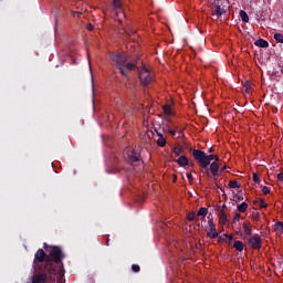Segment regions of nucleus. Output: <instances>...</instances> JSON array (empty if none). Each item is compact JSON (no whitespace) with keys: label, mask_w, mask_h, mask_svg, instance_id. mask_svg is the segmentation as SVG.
Returning a JSON list of instances; mask_svg holds the SVG:
<instances>
[{"label":"nucleus","mask_w":283,"mask_h":283,"mask_svg":"<svg viewBox=\"0 0 283 283\" xmlns=\"http://www.w3.org/2000/svg\"><path fill=\"white\" fill-rule=\"evenodd\" d=\"M44 249L50 255L45 260V271L49 272V275H56L59 271L61 272L64 269L63 258H65V254H63V250L56 245H48V243H44Z\"/></svg>","instance_id":"nucleus-1"},{"label":"nucleus","mask_w":283,"mask_h":283,"mask_svg":"<svg viewBox=\"0 0 283 283\" xmlns=\"http://www.w3.org/2000/svg\"><path fill=\"white\" fill-rule=\"evenodd\" d=\"M111 61L117 70H119L122 76H129V73L125 69V63H127V55L125 53H111Z\"/></svg>","instance_id":"nucleus-2"},{"label":"nucleus","mask_w":283,"mask_h":283,"mask_svg":"<svg viewBox=\"0 0 283 283\" xmlns=\"http://www.w3.org/2000/svg\"><path fill=\"white\" fill-rule=\"evenodd\" d=\"M192 156L201 169H207L209 165H211V160H214V155H207L205 151L200 149H193Z\"/></svg>","instance_id":"nucleus-3"},{"label":"nucleus","mask_w":283,"mask_h":283,"mask_svg":"<svg viewBox=\"0 0 283 283\" xmlns=\"http://www.w3.org/2000/svg\"><path fill=\"white\" fill-rule=\"evenodd\" d=\"M138 76H139V81L140 84L144 87H147L154 77H151V73L149 72V69L145 67V64L142 63V66L138 67Z\"/></svg>","instance_id":"nucleus-4"},{"label":"nucleus","mask_w":283,"mask_h":283,"mask_svg":"<svg viewBox=\"0 0 283 283\" xmlns=\"http://www.w3.org/2000/svg\"><path fill=\"white\" fill-rule=\"evenodd\" d=\"M48 254L45 253V251L43 249H39L34 255V261L33 264H35V266H38V269H40V271H46L45 270V261L48 260Z\"/></svg>","instance_id":"nucleus-5"},{"label":"nucleus","mask_w":283,"mask_h":283,"mask_svg":"<svg viewBox=\"0 0 283 283\" xmlns=\"http://www.w3.org/2000/svg\"><path fill=\"white\" fill-rule=\"evenodd\" d=\"M207 237L210 240H216L218 238V230L216 229V223H213V219L208 220V227L206 228Z\"/></svg>","instance_id":"nucleus-6"},{"label":"nucleus","mask_w":283,"mask_h":283,"mask_svg":"<svg viewBox=\"0 0 283 283\" xmlns=\"http://www.w3.org/2000/svg\"><path fill=\"white\" fill-rule=\"evenodd\" d=\"M249 244L251 249L254 251H259V249H262V238L260 235H254L249 239Z\"/></svg>","instance_id":"nucleus-7"},{"label":"nucleus","mask_w":283,"mask_h":283,"mask_svg":"<svg viewBox=\"0 0 283 283\" xmlns=\"http://www.w3.org/2000/svg\"><path fill=\"white\" fill-rule=\"evenodd\" d=\"M175 163H177L179 167H193V163H189V159L185 155H181L178 159L175 160Z\"/></svg>","instance_id":"nucleus-8"},{"label":"nucleus","mask_w":283,"mask_h":283,"mask_svg":"<svg viewBox=\"0 0 283 283\" xmlns=\"http://www.w3.org/2000/svg\"><path fill=\"white\" fill-rule=\"evenodd\" d=\"M127 156L130 163H140V154L136 150H128Z\"/></svg>","instance_id":"nucleus-9"},{"label":"nucleus","mask_w":283,"mask_h":283,"mask_svg":"<svg viewBox=\"0 0 283 283\" xmlns=\"http://www.w3.org/2000/svg\"><path fill=\"white\" fill-rule=\"evenodd\" d=\"M242 228H243V231H244L245 235H252L253 234V230L251 229V223L250 222L244 221L242 223Z\"/></svg>","instance_id":"nucleus-10"},{"label":"nucleus","mask_w":283,"mask_h":283,"mask_svg":"<svg viewBox=\"0 0 283 283\" xmlns=\"http://www.w3.org/2000/svg\"><path fill=\"white\" fill-rule=\"evenodd\" d=\"M220 170V165L216 161H213L210 165V174H212V176H218V171Z\"/></svg>","instance_id":"nucleus-11"},{"label":"nucleus","mask_w":283,"mask_h":283,"mask_svg":"<svg viewBox=\"0 0 283 283\" xmlns=\"http://www.w3.org/2000/svg\"><path fill=\"white\" fill-rule=\"evenodd\" d=\"M213 14H216V17H222V13L224 12V9H222L220 7V4H214L213 9H212Z\"/></svg>","instance_id":"nucleus-12"},{"label":"nucleus","mask_w":283,"mask_h":283,"mask_svg":"<svg viewBox=\"0 0 283 283\" xmlns=\"http://www.w3.org/2000/svg\"><path fill=\"white\" fill-rule=\"evenodd\" d=\"M256 48H269V42L264 39H259L254 42Z\"/></svg>","instance_id":"nucleus-13"},{"label":"nucleus","mask_w":283,"mask_h":283,"mask_svg":"<svg viewBox=\"0 0 283 283\" xmlns=\"http://www.w3.org/2000/svg\"><path fill=\"white\" fill-rule=\"evenodd\" d=\"M233 249L242 253V251H244V243L242 241H234Z\"/></svg>","instance_id":"nucleus-14"},{"label":"nucleus","mask_w":283,"mask_h":283,"mask_svg":"<svg viewBox=\"0 0 283 283\" xmlns=\"http://www.w3.org/2000/svg\"><path fill=\"white\" fill-rule=\"evenodd\" d=\"M227 220H228L227 212H224V210H220L219 211V222L221 224H226Z\"/></svg>","instance_id":"nucleus-15"},{"label":"nucleus","mask_w":283,"mask_h":283,"mask_svg":"<svg viewBox=\"0 0 283 283\" xmlns=\"http://www.w3.org/2000/svg\"><path fill=\"white\" fill-rule=\"evenodd\" d=\"M207 213H209V209H207L206 207H201L198 212L197 216L199 218H207Z\"/></svg>","instance_id":"nucleus-16"},{"label":"nucleus","mask_w":283,"mask_h":283,"mask_svg":"<svg viewBox=\"0 0 283 283\" xmlns=\"http://www.w3.org/2000/svg\"><path fill=\"white\" fill-rule=\"evenodd\" d=\"M124 67L126 72H132V70H136L138 66H136V63L129 61L126 63V65L124 64Z\"/></svg>","instance_id":"nucleus-17"},{"label":"nucleus","mask_w":283,"mask_h":283,"mask_svg":"<svg viewBox=\"0 0 283 283\" xmlns=\"http://www.w3.org/2000/svg\"><path fill=\"white\" fill-rule=\"evenodd\" d=\"M238 211H240V213H244V211H247V209H249V203L248 202H242L237 207Z\"/></svg>","instance_id":"nucleus-18"},{"label":"nucleus","mask_w":283,"mask_h":283,"mask_svg":"<svg viewBox=\"0 0 283 283\" xmlns=\"http://www.w3.org/2000/svg\"><path fill=\"white\" fill-rule=\"evenodd\" d=\"M240 18L243 21V23H249V14L247 13V11L241 10L240 11Z\"/></svg>","instance_id":"nucleus-19"},{"label":"nucleus","mask_w":283,"mask_h":283,"mask_svg":"<svg viewBox=\"0 0 283 283\" xmlns=\"http://www.w3.org/2000/svg\"><path fill=\"white\" fill-rule=\"evenodd\" d=\"M157 145L158 147H165V145H167V139L165 137H158Z\"/></svg>","instance_id":"nucleus-20"},{"label":"nucleus","mask_w":283,"mask_h":283,"mask_svg":"<svg viewBox=\"0 0 283 283\" xmlns=\"http://www.w3.org/2000/svg\"><path fill=\"white\" fill-rule=\"evenodd\" d=\"M130 63H135V65H136V67H137V70H138V67H140V66H138V64L140 63V55H135V56L130 60Z\"/></svg>","instance_id":"nucleus-21"},{"label":"nucleus","mask_w":283,"mask_h":283,"mask_svg":"<svg viewBox=\"0 0 283 283\" xmlns=\"http://www.w3.org/2000/svg\"><path fill=\"white\" fill-rule=\"evenodd\" d=\"M229 187L230 189H240V184L238 181L230 180Z\"/></svg>","instance_id":"nucleus-22"},{"label":"nucleus","mask_w":283,"mask_h":283,"mask_svg":"<svg viewBox=\"0 0 283 283\" xmlns=\"http://www.w3.org/2000/svg\"><path fill=\"white\" fill-rule=\"evenodd\" d=\"M274 40L276 41V43H283V34L274 33Z\"/></svg>","instance_id":"nucleus-23"},{"label":"nucleus","mask_w":283,"mask_h":283,"mask_svg":"<svg viewBox=\"0 0 283 283\" xmlns=\"http://www.w3.org/2000/svg\"><path fill=\"white\" fill-rule=\"evenodd\" d=\"M164 109V114H166V116H171V106L165 105L163 107Z\"/></svg>","instance_id":"nucleus-24"},{"label":"nucleus","mask_w":283,"mask_h":283,"mask_svg":"<svg viewBox=\"0 0 283 283\" xmlns=\"http://www.w3.org/2000/svg\"><path fill=\"white\" fill-rule=\"evenodd\" d=\"M275 230L283 233V222L282 221H279L275 223Z\"/></svg>","instance_id":"nucleus-25"},{"label":"nucleus","mask_w":283,"mask_h":283,"mask_svg":"<svg viewBox=\"0 0 283 283\" xmlns=\"http://www.w3.org/2000/svg\"><path fill=\"white\" fill-rule=\"evenodd\" d=\"M187 219H188L190 222H193V220H196V212H195V211L189 212L188 216H187Z\"/></svg>","instance_id":"nucleus-26"},{"label":"nucleus","mask_w":283,"mask_h":283,"mask_svg":"<svg viewBox=\"0 0 283 283\" xmlns=\"http://www.w3.org/2000/svg\"><path fill=\"white\" fill-rule=\"evenodd\" d=\"M172 154L176 155V156H180V154H182V148L180 147H175L172 149Z\"/></svg>","instance_id":"nucleus-27"},{"label":"nucleus","mask_w":283,"mask_h":283,"mask_svg":"<svg viewBox=\"0 0 283 283\" xmlns=\"http://www.w3.org/2000/svg\"><path fill=\"white\" fill-rule=\"evenodd\" d=\"M132 271H133V273H140V265L133 264L132 265Z\"/></svg>","instance_id":"nucleus-28"},{"label":"nucleus","mask_w":283,"mask_h":283,"mask_svg":"<svg viewBox=\"0 0 283 283\" xmlns=\"http://www.w3.org/2000/svg\"><path fill=\"white\" fill-rule=\"evenodd\" d=\"M252 180L253 182L260 184V175H258V172H253Z\"/></svg>","instance_id":"nucleus-29"},{"label":"nucleus","mask_w":283,"mask_h":283,"mask_svg":"<svg viewBox=\"0 0 283 283\" xmlns=\"http://www.w3.org/2000/svg\"><path fill=\"white\" fill-rule=\"evenodd\" d=\"M262 193H263V196H269V193H271V188L264 186V187L262 188Z\"/></svg>","instance_id":"nucleus-30"},{"label":"nucleus","mask_w":283,"mask_h":283,"mask_svg":"<svg viewBox=\"0 0 283 283\" xmlns=\"http://www.w3.org/2000/svg\"><path fill=\"white\" fill-rule=\"evenodd\" d=\"M260 209H266V207H269V205H266V202H264V199H260Z\"/></svg>","instance_id":"nucleus-31"},{"label":"nucleus","mask_w":283,"mask_h":283,"mask_svg":"<svg viewBox=\"0 0 283 283\" xmlns=\"http://www.w3.org/2000/svg\"><path fill=\"white\" fill-rule=\"evenodd\" d=\"M113 4H114V8L120 9V6H122L120 0H113Z\"/></svg>","instance_id":"nucleus-32"},{"label":"nucleus","mask_w":283,"mask_h":283,"mask_svg":"<svg viewBox=\"0 0 283 283\" xmlns=\"http://www.w3.org/2000/svg\"><path fill=\"white\" fill-rule=\"evenodd\" d=\"M244 87H245L247 94H249V90H251V83H250L249 81H247V82L244 83Z\"/></svg>","instance_id":"nucleus-33"},{"label":"nucleus","mask_w":283,"mask_h":283,"mask_svg":"<svg viewBox=\"0 0 283 283\" xmlns=\"http://www.w3.org/2000/svg\"><path fill=\"white\" fill-rule=\"evenodd\" d=\"M171 126H169V124L164 125L163 132H167L168 134L171 132Z\"/></svg>","instance_id":"nucleus-34"},{"label":"nucleus","mask_w":283,"mask_h":283,"mask_svg":"<svg viewBox=\"0 0 283 283\" xmlns=\"http://www.w3.org/2000/svg\"><path fill=\"white\" fill-rule=\"evenodd\" d=\"M177 130H178V127H175V129L170 130L169 134H171V136H176ZM178 134H182V130H178Z\"/></svg>","instance_id":"nucleus-35"},{"label":"nucleus","mask_w":283,"mask_h":283,"mask_svg":"<svg viewBox=\"0 0 283 283\" xmlns=\"http://www.w3.org/2000/svg\"><path fill=\"white\" fill-rule=\"evenodd\" d=\"M240 218H241L240 213H235L233 217V222H238Z\"/></svg>","instance_id":"nucleus-36"},{"label":"nucleus","mask_w":283,"mask_h":283,"mask_svg":"<svg viewBox=\"0 0 283 283\" xmlns=\"http://www.w3.org/2000/svg\"><path fill=\"white\" fill-rule=\"evenodd\" d=\"M276 178L280 180V182H283V172L277 174Z\"/></svg>","instance_id":"nucleus-37"},{"label":"nucleus","mask_w":283,"mask_h":283,"mask_svg":"<svg viewBox=\"0 0 283 283\" xmlns=\"http://www.w3.org/2000/svg\"><path fill=\"white\" fill-rule=\"evenodd\" d=\"M187 178H188L189 182H193V175L188 172Z\"/></svg>","instance_id":"nucleus-38"},{"label":"nucleus","mask_w":283,"mask_h":283,"mask_svg":"<svg viewBox=\"0 0 283 283\" xmlns=\"http://www.w3.org/2000/svg\"><path fill=\"white\" fill-rule=\"evenodd\" d=\"M237 200H244V197L240 193L235 195Z\"/></svg>","instance_id":"nucleus-39"},{"label":"nucleus","mask_w":283,"mask_h":283,"mask_svg":"<svg viewBox=\"0 0 283 283\" xmlns=\"http://www.w3.org/2000/svg\"><path fill=\"white\" fill-rule=\"evenodd\" d=\"M86 29H87L90 32H92V30H94V25L87 24V25H86Z\"/></svg>","instance_id":"nucleus-40"},{"label":"nucleus","mask_w":283,"mask_h":283,"mask_svg":"<svg viewBox=\"0 0 283 283\" xmlns=\"http://www.w3.org/2000/svg\"><path fill=\"white\" fill-rule=\"evenodd\" d=\"M203 169H206V170H205L206 176H211V172L209 171V167L203 168Z\"/></svg>","instance_id":"nucleus-41"},{"label":"nucleus","mask_w":283,"mask_h":283,"mask_svg":"<svg viewBox=\"0 0 283 283\" xmlns=\"http://www.w3.org/2000/svg\"><path fill=\"white\" fill-rule=\"evenodd\" d=\"M213 151H216V148H213V147H210V148L208 149V153H209V154H213Z\"/></svg>","instance_id":"nucleus-42"},{"label":"nucleus","mask_w":283,"mask_h":283,"mask_svg":"<svg viewBox=\"0 0 283 283\" xmlns=\"http://www.w3.org/2000/svg\"><path fill=\"white\" fill-rule=\"evenodd\" d=\"M253 220H260V213L254 214Z\"/></svg>","instance_id":"nucleus-43"},{"label":"nucleus","mask_w":283,"mask_h":283,"mask_svg":"<svg viewBox=\"0 0 283 283\" xmlns=\"http://www.w3.org/2000/svg\"><path fill=\"white\" fill-rule=\"evenodd\" d=\"M226 238H228V240L231 242V240H233V237L232 235H229V234H224Z\"/></svg>","instance_id":"nucleus-44"},{"label":"nucleus","mask_w":283,"mask_h":283,"mask_svg":"<svg viewBox=\"0 0 283 283\" xmlns=\"http://www.w3.org/2000/svg\"><path fill=\"white\" fill-rule=\"evenodd\" d=\"M157 136H158V138L165 137L161 132H157Z\"/></svg>","instance_id":"nucleus-45"},{"label":"nucleus","mask_w":283,"mask_h":283,"mask_svg":"<svg viewBox=\"0 0 283 283\" xmlns=\"http://www.w3.org/2000/svg\"><path fill=\"white\" fill-rule=\"evenodd\" d=\"M214 160H216V163H219L220 157L218 155H214Z\"/></svg>","instance_id":"nucleus-46"},{"label":"nucleus","mask_w":283,"mask_h":283,"mask_svg":"<svg viewBox=\"0 0 283 283\" xmlns=\"http://www.w3.org/2000/svg\"><path fill=\"white\" fill-rule=\"evenodd\" d=\"M73 14H74V15L77 14V17H81V12H74Z\"/></svg>","instance_id":"nucleus-47"},{"label":"nucleus","mask_w":283,"mask_h":283,"mask_svg":"<svg viewBox=\"0 0 283 283\" xmlns=\"http://www.w3.org/2000/svg\"><path fill=\"white\" fill-rule=\"evenodd\" d=\"M106 247H109V239L106 240Z\"/></svg>","instance_id":"nucleus-48"},{"label":"nucleus","mask_w":283,"mask_h":283,"mask_svg":"<svg viewBox=\"0 0 283 283\" xmlns=\"http://www.w3.org/2000/svg\"><path fill=\"white\" fill-rule=\"evenodd\" d=\"M227 169V166H223L222 168H221V171H224Z\"/></svg>","instance_id":"nucleus-49"},{"label":"nucleus","mask_w":283,"mask_h":283,"mask_svg":"<svg viewBox=\"0 0 283 283\" xmlns=\"http://www.w3.org/2000/svg\"><path fill=\"white\" fill-rule=\"evenodd\" d=\"M222 240V237H218V242H220Z\"/></svg>","instance_id":"nucleus-50"},{"label":"nucleus","mask_w":283,"mask_h":283,"mask_svg":"<svg viewBox=\"0 0 283 283\" xmlns=\"http://www.w3.org/2000/svg\"><path fill=\"white\" fill-rule=\"evenodd\" d=\"M155 133L158 134V129L155 128Z\"/></svg>","instance_id":"nucleus-51"},{"label":"nucleus","mask_w":283,"mask_h":283,"mask_svg":"<svg viewBox=\"0 0 283 283\" xmlns=\"http://www.w3.org/2000/svg\"><path fill=\"white\" fill-rule=\"evenodd\" d=\"M281 74H283V67L281 69Z\"/></svg>","instance_id":"nucleus-52"},{"label":"nucleus","mask_w":283,"mask_h":283,"mask_svg":"<svg viewBox=\"0 0 283 283\" xmlns=\"http://www.w3.org/2000/svg\"><path fill=\"white\" fill-rule=\"evenodd\" d=\"M258 203V201H254V205Z\"/></svg>","instance_id":"nucleus-53"}]
</instances>
